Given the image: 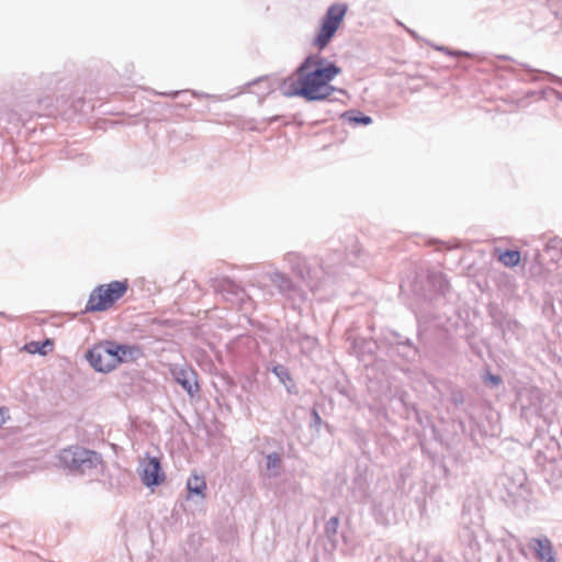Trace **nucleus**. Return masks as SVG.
Here are the masks:
<instances>
[{
    "label": "nucleus",
    "instance_id": "bb28decb",
    "mask_svg": "<svg viewBox=\"0 0 562 562\" xmlns=\"http://www.w3.org/2000/svg\"><path fill=\"white\" fill-rule=\"evenodd\" d=\"M488 380L494 384L497 385L501 383V378L498 375L488 374Z\"/></svg>",
    "mask_w": 562,
    "mask_h": 562
},
{
    "label": "nucleus",
    "instance_id": "473e14b6",
    "mask_svg": "<svg viewBox=\"0 0 562 562\" xmlns=\"http://www.w3.org/2000/svg\"><path fill=\"white\" fill-rule=\"evenodd\" d=\"M499 58H502V59H509L508 56H499Z\"/></svg>",
    "mask_w": 562,
    "mask_h": 562
},
{
    "label": "nucleus",
    "instance_id": "423d86ee",
    "mask_svg": "<svg viewBox=\"0 0 562 562\" xmlns=\"http://www.w3.org/2000/svg\"><path fill=\"white\" fill-rule=\"evenodd\" d=\"M214 290L222 294L226 301L233 304H239L243 306L246 303L251 302V299L246 293L245 289L228 278L216 280L214 283Z\"/></svg>",
    "mask_w": 562,
    "mask_h": 562
},
{
    "label": "nucleus",
    "instance_id": "f257e3e1",
    "mask_svg": "<svg viewBox=\"0 0 562 562\" xmlns=\"http://www.w3.org/2000/svg\"><path fill=\"white\" fill-rule=\"evenodd\" d=\"M323 61L319 56H308L296 69L297 79L283 88V94L288 98L302 97L308 102L327 100L336 91L346 94L344 89L330 85L341 69L334 63L324 67Z\"/></svg>",
    "mask_w": 562,
    "mask_h": 562
},
{
    "label": "nucleus",
    "instance_id": "6e6552de",
    "mask_svg": "<svg viewBox=\"0 0 562 562\" xmlns=\"http://www.w3.org/2000/svg\"><path fill=\"white\" fill-rule=\"evenodd\" d=\"M173 380L182 386L190 397H194L200 392L196 372L188 366L175 364L170 369Z\"/></svg>",
    "mask_w": 562,
    "mask_h": 562
},
{
    "label": "nucleus",
    "instance_id": "2f4dec72",
    "mask_svg": "<svg viewBox=\"0 0 562 562\" xmlns=\"http://www.w3.org/2000/svg\"><path fill=\"white\" fill-rule=\"evenodd\" d=\"M192 94H193L194 97H203V95H204V94H198L195 91H192Z\"/></svg>",
    "mask_w": 562,
    "mask_h": 562
},
{
    "label": "nucleus",
    "instance_id": "2eb2a0df",
    "mask_svg": "<svg viewBox=\"0 0 562 562\" xmlns=\"http://www.w3.org/2000/svg\"><path fill=\"white\" fill-rule=\"evenodd\" d=\"M341 117L345 121H348L351 125H369L372 123V117L369 115H364L360 111L350 110L345 112Z\"/></svg>",
    "mask_w": 562,
    "mask_h": 562
},
{
    "label": "nucleus",
    "instance_id": "a878e982",
    "mask_svg": "<svg viewBox=\"0 0 562 562\" xmlns=\"http://www.w3.org/2000/svg\"><path fill=\"white\" fill-rule=\"evenodd\" d=\"M184 92H186L184 90H181V91L160 92L159 94L165 95V97L177 98Z\"/></svg>",
    "mask_w": 562,
    "mask_h": 562
},
{
    "label": "nucleus",
    "instance_id": "c85d7f7f",
    "mask_svg": "<svg viewBox=\"0 0 562 562\" xmlns=\"http://www.w3.org/2000/svg\"><path fill=\"white\" fill-rule=\"evenodd\" d=\"M431 562H443L441 557H435Z\"/></svg>",
    "mask_w": 562,
    "mask_h": 562
},
{
    "label": "nucleus",
    "instance_id": "72a5a7b5",
    "mask_svg": "<svg viewBox=\"0 0 562 562\" xmlns=\"http://www.w3.org/2000/svg\"><path fill=\"white\" fill-rule=\"evenodd\" d=\"M408 352H409L408 348H405V350L403 351V353H408Z\"/></svg>",
    "mask_w": 562,
    "mask_h": 562
},
{
    "label": "nucleus",
    "instance_id": "9b49d317",
    "mask_svg": "<svg viewBox=\"0 0 562 562\" xmlns=\"http://www.w3.org/2000/svg\"><path fill=\"white\" fill-rule=\"evenodd\" d=\"M86 359L90 363V366L98 372H110L113 370L112 363L109 362L110 357L104 353V350L101 348V345L94 346L90 349Z\"/></svg>",
    "mask_w": 562,
    "mask_h": 562
},
{
    "label": "nucleus",
    "instance_id": "c756f323",
    "mask_svg": "<svg viewBox=\"0 0 562 562\" xmlns=\"http://www.w3.org/2000/svg\"><path fill=\"white\" fill-rule=\"evenodd\" d=\"M553 247H554L553 245L548 244L546 251H548V252H549V251H550V249H551V248H553Z\"/></svg>",
    "mask_w": 562,
    "mask_h": 562
},
{
    "label": "nucleus",
    "instance_id": "412c9836",
    "mask_svg": "<svg viewBox=\"0 0 562 562\" xmlns=\"http://www.w3.org/2000/svg\"><path fill=\"white\" fill-rule=\"evenodd\" d=\"M272 373L276 374V376L280 380V382L284 385V386H289V383H292V378H291V374L289 372V370L282 366V364H277L272 368Z\"/></svg>",
    "mask_w": 562,
    "mask_h": 562
},
{
    "label": "nucleus",
    "instance_id": "4be33fe9",
    "mask_svg": "<svg viewBox=\"0 0 562 562\" xmlns=\"http://www.w3.org/2000/svg\"><path fill=\"white\" fill-rule=\"evenodd\" d=\"M339 527V518L337 516H333L329 518V520L326 522L324 531L326 537L331 541L337 535Z\"/></svg>",
    "mask_w": 562,
    "mask_h": 562
},
{
    "label": "nucleus",
    "instance_id": "5701e85b",
    "mask_svg": "<svg viewBox=\"0 0 562 562\" xmlns=\"http://www.w3.org/2000/svg\"><path fill=\"white\" fill-rule=\"evenodd\" d=\"M494 324L505 333V329H512L517 326V322L513 319H506V318H497L494 316Z\"/></svg>",
    "mask_w": 562,
    "mask_h": 562
},
{
    "label": "nucleus",
    "instance_id": "f3484780",
    "mask_svg": "<svg viewBox=\"0 0 562 562\" xmlns=\"http://www.w3.org/2000/svg\"><path fill=\"white\" fill-rule=\"evenodd\" d=\"M498 260L502 262L505 267H516L520 261V252L518 250H504L498 254Z\"/></svg>",
    "mask_w": 562,
    "mask_h": 562
},
{
    "label": "nucleus",
    "instance_id": "6ab92c4d",
    "mask_svg": "<svg viewBox=\"0 0 562 562\" xmlns=\"http://www.w3.org/2000/svg\"><path fill=\"white\" fill-rule=\"evenodd\" d=\"M54 342L52 339L47 338L43 342L32 341L26 346V349L30 352H37L40 355H46L48 351L53 350Z\"/></svg>",
    "mask_w": 562,
    "mask_h": 562
},
{
    "label": "nucleus",
    "instance_id": "f03ea898",
    "mask_svg": "<svg viewBox=\"0 0 562 562\" xmlns=\"http://www.w3.org/2000/svg\"><path fill=\"white\" fill-rule=\"evenodd\" d=\"M59 464L75 474H91L101 463L100 456L82 447L63 449L59 453Z\"/></svg>",
    "mask_w": 562,
    "mask_h": 562
},
{
    "label": "nucleus",
    "instance_id": "a211bd4d",
    "mask_svg": "<svg viewBox=\"0 0 562 562\" xmlns=\"http://www.w3.org/2000/svg\"><path fill=\"white\" fill-rule=\"evenodd\" d=\"M101 345V348L104 350V353L110 357V363H112L113 370L119 366V344L115 341H104Z\"/></svg>",
    "mask_w": 562,
    "mask_h": 562
},
{
    "label": "nucleus",
    "instance_id": "f8f14e48",
    "mask_svg": "<svg viewBox=\"0 0 562 562\" xmlns=\"http://www.w3.org/2000/svg\"><path fill=\"white\" fill-rule=\"evenodd\" d=\"M541 392L539 389H525L518 393L517 402L522 413L540 409Z\"/></svg>",
    "mask_w": 562,
    "mask_h": 562
},
{
    "label": "nucleus",
    "instance_id": "dca6fc26",
    "mask_svg": "<svg viewBox=\"0 0 562 562\" xmlns=\"http://www.w3.org/2000/svg\"><path fill=\"white\" fill-rule=\"evenodd\" d=\"M187 488L189 494H195L203 497L204 490L206 488L204 477L199 476L196 474H192L187 481Z\"/></svg>",
    "mask_w": 562,
    "mask_h": 562
},
{
    "label": "nucleus",
    "instance_id": "1a4fd4ad",
    "mask_svg": "<svg viewBox=\"0 0 562 562\" xmlns=\"http://www.w3.org/2000/svg\"><path fill=\"white\" fill-rule=\"evenodd\" d=\"M527 547L536 560L540 562H555L551 541L547 537L530 538Z\"/></svg>",
    "mask_w": 562,
    "mask_h": 562
},
{
    "label": "nucleus",
    "instance_id": "0eeeda50",
    "mask_svg": "<svg viewBox=\"0 0 562 562\" xmlns=\"http://www.w3.org/2000/svg\"><path fill=\"white\" fill-rule=\"evenodd\" d=\"M284 261L288 263L291 271L311 290L317 286V282L312 274V269L301 254L294 251L288 252L284 256Z\"/></svg>",
    "mask_w": 562,
    "mask_h": 562
},
{
    "label": "nucleus",
    "instance_id": "9d476101",
    "mask_svg": "<svg viewBox=\"0 0 562 562\" xmlns=\"http://www.w3.org/2000/svg\"><path fill=\"white\" fill-rule=\"evenodd\" d=\"M164 472L157 458H149L143 463L142 480L146 486H157L164 481Z\"/></svg>",
    "mask_w": 562,
    "mask_h": 562
},
{
    "label": "nucleus",
    "instance_id": "4468645a",
    "mask_svg": "<svg viewBox=\"0 0 562 562\" xmlns=\"http://www.w3.org/2000/svg\"><path fill=\"white\" fill-rule=\"evenodd\" d=\"M282 460L278 452H271L266 456V468L269 477H277L280 474Z\"/></svg>",
    "mask_w": 562,
    "mask_h": 562
},
{
    "label": "nucleus",
    "instance_id": "20e7f679",
    "mask_svg": "<svg viewBox=\"0 0 562 562\" xmlns=\"http://www.w3.org/2000/svg\"><path fill=\"white\" fill-rule=\"evenodd\" d=\"M348 7L345 3H334L325 12L318 34L313 40V45L323 50L336 34L339 25L344 21Z\"/></svg>",
    "mask_w": 562,
    "mask_h": 562
},
{
    "label": "nucleus",
    "instance_id": "ddd939ff",
    "mask_svg": "<svg viewBox=\"0 0 562 562\" xmlns=\"http://www.w3.org/2000/svg\"><path fill=\"white\" fill-rule=\"evenodd\" d=\"M119 364L124 362H133L143 357V350L137 345H120L119 344Z\"/></svg>",
    "mask_w": 562,
    "mask_h": 562
},
{
    "label": "nucleus",
    "instance_id": "39448f33",
    "mask_svg": "<svg viewBox=\"0 0 562 562\" xmlns=\"http://www.w3.org/2000/svg\"><path fill=\"white\" fill-rule=\"evenodd\" d=\"M270 282L274 285L283 297L292 303H301L305 300L304 291L296 285L293 280L285 273L276 270L267 273Z\"/></svg>",
    "mask_w": 562,
    "mask_h": 562
},
{
    "label": "nucleus",
    "instance_id": "7c9ffc66",
    "mask_svg": "<svg viewBox=\"0 0 562 562\" xmlns=\"http://www.w3.org/2000/svg\"><path fill=\"white\" fill-rule=\"evenodd\" d=\"M461 402H462V400H461V398L459 400V397L454 396V403H457V404H458V403H461Z\"/></svg>",
    "mask_w": 562,
    "mask_h": 562
},
{
    "label": "nucleus",
    "instance_id": "aec40b11",
    "mask_svg": "<svg viewBox=\"0 0 562 562\" xmlns=\"http://www.w3.org/2000/svg\"><path fill=\"white\" fill-rule=\"evenodd\" d=\"M396 337V344L400 347L408 348V353H402L403 357H405L407 360H414L418 353L417 348L413 345L412 340L408 338L402 339V337L398 334H394Z\"/></svg>",
    "mask_w": 562,
    "mask_h": 562
},
{
    "label": "nucleus",
    "instance_id": "7ed1b4c3",
    "mask_svg": "<svg viewBox=\"0 0 562 562\" xmlns=\"http://www.w3.org/2000/svg\"><path fill=\"white\" fill-rule=\"evenodd\" d=\"M127 288L126 281H112L97 286L89 295L85 312H102L110 308L126 293Z\"/></svg>",
    "mask_w": 562,
    "mask_h": 562
},
{
    "label": "nucleus",
    "instance_id": "393cba45",
    "mask_svg": "<svg viewBox=\"0 0 562 562\" xmlns=\"http://www.w3.org/2000/svg\"><path fill=\"white\" fill-rule=\"evenodd\" d=\"M312 418H313L315 426H319L322 424V417L319 416V414L316 409L312 411Z\"/></svg>",
    "mask_w": 562,
    "mask_h": 562
},
{
    "label": "nucleus",
    "instance_id": "cd10ccee",
    "mask_svg": "<svg viewBox=\"0 0 562 562\" xmlns=\"http://www.w3.org/2000/svg\"><path fill=\"white\" fill-rule=\"evenodd\" d=\"M5 413H7V409L3 407H0V427L5 423Z\"/></svg>",
    "mask_w": 562,
    "mask_h": 562
},
{
    "label": "nucleus",
    "instance_id": "b1692460",
    "mask_svg": "<svg viewBox=\"0 0 562 562\" xmlns=\"http://www.w3.org/2000/svg\"><path fill=\"white\" fill-rule=\"evenodd\" d=\"M436 49H438L440 52H443V53H446L448 55L456 56V57H459V56L471 57L472 56L469 52L452 50V49H449L448 47H443V46H437Z\"/></svg>",
    "mask_w": 562,
    "mask_h": 562
}]
</instances>
